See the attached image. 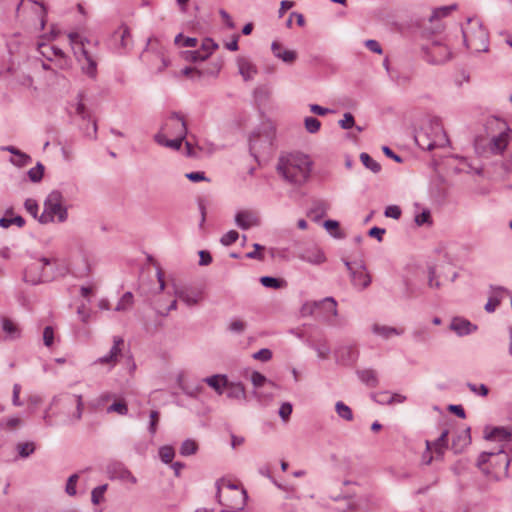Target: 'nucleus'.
I'll return each instance as SVG.
<instances>
[{
	"label": "nucleus",
	"mask_w": 512,
	"mask_h": 512,
	"mask_svg": "<svg viewBox=\"0 0 512 512\" xmlns=\"http://www.w3.org/2000/svg\"><path fill=\"white\" fill-rule=\"evenodd\" d=\"M54 265V270L50 274L54 275V279L57 277H65L71 273V267L66 261H60L59 259H51Z\"/></svg>",
	"instance_id": "nucleus-34"
},
{
	"label": "nucleus",
	"mask_w": 512,
	"mask_h": 512,
	"mask_svg": "<svg viewBox=\"0 0 512 512\" xmlns=\"http://www.w3.org/2000/svg\"><path fill=\"white\" fill-rule=\"evenodd\" d=\"M312 161L303 153H289L278 159L276 170L289 184L302 186L310 178Z\"/></svg>",
	"instance_id": "nucleus-1"
},
{
	"label": "nucleus",
	"mask_w": 512,
	"mask_h": 512,
	"mask_svg": "<svg viewBox=\"0 0 512 512\" xmlns=\"http://www.w3.org/2000/svg\"><path fill=\"white\" fill-rule=\"evenodd\" d=\"M107 413H117L125 416L128 414V406L125 401L114 402L107 408Z\"/></svg>",
	"instance_id": "nucleus-46"
},
{
	"label": "nucleus",
	"mask_w": 512,
	"mask_h": 512,
	"mask_svg": "<svg viewBox=\"0 0 512 512\" xmlns=\"http://www.w3.org/2000/svg\"><path fill=\"white\" fill-rule=\"evenodd\" d=\"M412 337L417 342L425 343L430 339L429 330L427 327H419L412 332Z\"/></svg>",
	"instance_id": "nucleus-49"
},
{
	"label": "nucleus",
	"mask_w": 512,
	"mask_h": 512,
	"mask_svg": "<svg viewBox=\"0 0 512 512\" xmlns=\"http://www.w3.org/2000/svg\"><path fill=\"white\" fill-rule=\"evenodd\" d=\"M424 57L431 64H442L450 59L451 51L441 39H434L423 46Z\"/></svg>",
	"instance_id": "nucleus-9"
},
{
	"label": "nucleus",
	"mask_w": 512,
	"mask_h": 512,
	"mask_svg": "<svg viewBox=\"0 0 512 512\" xmlns=\"http://www.w3.org/2000/svg\"><path fill=\"white\" fill-rule=\"evenodd\" d=\"M160 131L164 132L166 136H181L182 138H186L188 129L184 116L178 112H171L164 120Z\"/></svg>",
	"instance_id": "nucleus-10"
},
{
	"label": "nucleus",
	"mask_w": 512,
	"mask_h": 512,
	"mask_svg": "<svg viewBox=\"0 0 512 512\" xmlns=\"http://www.w3.org/2000/svg\"><path fill=\"white\" fill-rule=\"evenodd\" d=\"M150 421L148 426V431L151 436H154L157 432L158 423L160 420V413L157 410H152L149 415Z\"/></svg>",
	"instance_id": "nucleus-50"
},
{
	"label": "nucleus",
	"mask_w": 512,
	"mask_h": 512,
	"mask_svg": "<svg viewBox=\"0 0 512 512\" xmlns=\"http://www.w3.org/2000/svg\"><path fill=\"white\" fill-rule=\"evenodd\" d=\"M298 257L310 264L320 265L326 261V256L322 249L317 245H311L304 248L298 255Z\"/></svg>",
	"instance_id": "nucleus-13"
},
{
	"label": "nucleus",
	"mask_w": 512,
	"mask_h": 512,
	"mask_svg": "<svg viewBox=\"0 0 512 512\" xmlns=\"http://www.w3.org/2000/svg\"><path fill=\"white\" fill-rule=\"evenodd\" d=\"M218 48V44L214 42L211 38H205L202 41L200 51L203 52V54H207V58L213 53L214 50Z\"/></svg>",
	"instance_id": "nucleus-54"
},
{
	"label": "nucleus",
	"mask_w": 512,
	"mask_h": 512,
	"mask_svg": "<svg viewBox=\"0 0 512 512\" xmlns=\"http://www.w3.org/2000/svg\"><path fill=\"white\" fill-rule=\"evenodd\" d=\"M106 471L109 478L112 480H120L123 482H130L136 484V477L130 472V470L121 462L114 461L107 465Z\"/></svg>",
	"instance_id": "nucleus-12"
},
{
	"label": "nucleus",
	"mask_w": 512,
	"mask_h": 512,
	"mask_svg": "<svg viewBox=\"0 0 512 512\" xmlns=\"http://www.w3.org/2000/svg\"><path fill=\"white\" fill-rule=\"evenodd\" d=\"M11 163L18 166V167H23V166H26L27 164L31 163L32 159L31 157L22 152V151H19V154H17L16 156H13L11 159H10Z\"/></svg>",
	"instance_id": "nucleus-51"
},
{
	"label": "nucleus",
	"mask_w": 512,
	"mask_h": 512,
	"mask_svg": "<svg viewBox=\"0 0 512 512\" xmlns=\"http://www.w3.org/2000/svg\"><path fill=\"white\" fill-rule=\"evenodd\" d=\"M308 345L316 351L317 356L320 359H327L331 353L329 343L326 339H319L314 343H309Z\"/></svg>",
	"instance_id": "nucleus-33"
},
{
	"label": "nucleus",
	"mask_w": 512,
	"mask_h": 512,
	"mask_svg": "<svg viewBox=\"0 0 512 512\" xmlns=\"http://www.w3.org/2000/svg\"><path fill=\"white\" fill-rule=\"evenodd\" d=\"M360 160L362 164L373 173H379L381 171V165L375 161L369 154L363 152L360 154Z\"/></svg>",
	"instance_id": "nucleus-37"
},
{
	"label": "nucleus",
	"mask_w": 512,
	"mask_h": 512,
	"mask_svg": "<svg viewBox=\"0 0 512 512\" xmlns=\"http://www.w3.org/2000/svg\"><path fill=\"white\" fill-rule=\"evenodd\" d=\"M357 375L359 379L369 387H377L378 386V377L376 371L372 369H364L358 370Z\"/></svg>",
	"instance_id": "nucleus-32"
},
{
	"label": "nucleus",
	"mask_w": 512,
	"mask_h": 512,
	"mask_svg": "<svg viewBox=\"0 0 512 512\" xmlns=\"http://www.w3.org/2000/svg\"><path fill=\"white\" fill-rule=\"evenodd\" d=\"M273 143V132L268 129H257L249 138L250 154L257 160L261 154L268 153Z\"/></svg>",
	"instance_id": "nucleus-8"
},
{
	"label": "nucleus",
	"mask_w": 512,
	"mask_h": 512,
	"mask_svg": "<svg viewBox=\"0 0 512 512\" xmlns=\"http://www.w3.org/2000/svg\"><path fill=\"white\" fill-rule=\"evenodd\" d=\"M23 421L19 417H10L0 421V429L12 431L19 428Z\"/></svg>",
	"instance_id": "nucleus-39"
},
{
	"label": "nucleus",
	"mask_w": 512,
	"mask_h": 512,
	"mask_svg": "<svg viewBox=\"0 0 512 512\" xmlns=\"http://www.w3.org/2000/svg\"><path fill=\"white\" fill-rule=\"evenodd\" d=\"M173 139H167V136L164 132L159 131L157 134L154 135V140L157 144L171 148L173 150H179L183 144V141L186 138H182L181 136H173Z\"/></svg>",
	"instance_id": "nucleus-22"
},
{
	"label": "nucleus",
	"mask_w": 512,
	"mask_h": 512,
	"mask_svg": "<svg viewBox=\"0 0 512 512\" xmlns=\"http://www.w3.org/2000/svg\"><path fill=\"white\" fill-rule=\"evenodd\" d=\"M352 285L360 290H364L371 284V277L366 271V266L360 262L356 265L355 271L350 275Z\"/></svg>",
	"instance_id": "nucleus-14"
},
{
	"label": "nucleus",
	"mask_w": 512,
	"mask_h": 512,
	"mask_svg": "<svg viewBox=\"0 0 512 512\" xmlns=\"http://www.w3.org/2000/svg\"><path fill=\"white\" fill-rule=\"evenodd\" d=\"M450 329L458 336H466L476 331L477 326L464 318L454 317L450 323Z\"/></svg>",
	"instance_id": "nucleus-17"
},
{
	"label": "nucleus",
	"mask_w": 512,
	"mask_h": 512,
	"mask_svg": "<svg viewBox=\"0 0 512 512\" xmlns=\"http://www.w3.org/2000/svg\"><path fill=\"white\" fill-rule=\"evenodd\" d=\"M235 224L243 230L259 225L258 217L248 210L239 211L235 215Z\"/></svg>",
	"instance_id": "nucleus-18"
},
{
	"label": "nucleus",
	"mask_w": 512,
	"mask_h": 512,
	"mask_svg": "<svg viewBox=\"0 0 512 512\" xmlns=\"http://www.w3.org/2000/svg\"><path fill=\"white\" fill-rule=\"evenodd\" d=\"M174 294L177 298L183 301L187 306L197 305L203 298V290L191 286L176 287Z\"/></svg>",
	"instance_id": "nucleus-11"
},
{
	"label": "nucleus",
	"mask_w": 512,
	"mask_h": 512,
	"mask_svg": "<svg viewBox=\"0 0 512 512\" xmlns=\"http://www.w3.org/2000/svg\"><path fill=\"white\" fill-rule=\"evenodd\" d=\"M247 327V324L245 321L240 319H234L230 322L228 326V330L235 334H242Z\"/></svg>",
	"instance_id": "nucleus-56"
},
{
	"label": "nucleus",
	"mask_w": 512,
	"mask_h": 512,
	"mask_svg": "<svg viewBox=\"0 0 512 512\" xmlns=\"http://www.w3.org/2000/svg\"><path fill=\"white\" fill-rule=\"evenodd\" d=\"M69 39L73 45L74 54L81 65L82 71L89 77L94 78L97 73V63L95 59L85 49L84 44L77 33H70Z\"/></svg>",
	"instance_id": "nucleus-7"
},
{
	"label": "nucleus",
	"mask_w": 512,
	"mask_h": 512,
	"mask_svg": "<svg viewBox=\"0 0 512 512\" xmlns=\"http://www.w3.org/2000/svg\"><path fill=\"white\" fill-rule=\"evenodd\" d=\"M38 51L49 61H52L54 58L61 57V59L66 63V56L64 52L56 46L48 45L45 42H39Z\"/></svg>",
	"instance_id": "nucleus-23"
},
{
	"label": "nucleus",
	"mask_w": 512,
	"mask_h": 512,
	"mask_svg": "<svg viewBox=\"0 0 512 512\" xmlns=\"http://www.w3.org/2000/svg\"><path fill=\"white\" fill-rule=\"evenodd\" d=\"M471 443L470 428H466L453 438L451 448L454 453L459 454Z\"/></svg>",
	"instance_id": "nucleus-24"
},
{
	"label": "nucleus",
	"mask_w": 512,
	"mask_h": 512,
	"mask_svg": "<svg viewBox=\"0 0 512 512\" xmlns=\"http://www.w3.org/2000/svg\"><path fill=\"white\" fill-rule=\"evenodd\" d=\"M372 332L383 339H389L392 336H398L403 334L402 329H397L395 327L380 324H374L372 326Z\"/></svg>",
	"instance_id": "nucleus-29"
},
{
	"label": "nucleus",
	"mask_w": 512,
	"mask_h": 512,
	"mask_svg": "<svg viewBox=\"0 0 512 512\" xmlns=\"http://www.w3.org/2000/svg\"><path fill=\"white\" fill-rule=\"evenodd\" d=\"M218 503L223 506L222 510H230L231 512L243 511L246 501V491L237 484L227 479H220L216 482Z\"/></svg>",
	"instance_id": "nucleus-3"
},
{
	"label": "nucleus",
	"mask_w": 512,
	"mask_h": 512,
	"mask_svg": "<svg viewBox=\"0 0 512 512\" xmlns=\"http://www.w3.org/2000/svg\"><path fill=\"white\" fill-rule=\"evenodd\" d=\"M462 35L465 46L472 52L488 51V32L479 20L468 18L467 23L462 26Z\"/></svg>",
	"instance_id": "nucleus-4"
},
{
	"label": "nucleus",
	"mask_w": 512,
	"mask_h": 512,
	"mask_svg": "<svg viewBox=\"0 0 512 512\" xmlns=\"http://www.w3.org/2000/svg\"><path fill=\"white\" fill-rule=\"evenodd\" d=\"M198 445L194 440L186 439L180 447V454L182 456H190L197 452Z\"/></svg>",
	"instance_id": "nucleus-43"
},
{
	"label": "nucleus",
	"mask_w": 512,
	"mask_h": 512,
	"mask_svg": "<svg viewBox=\"0 0 512 512\" xmlns=\"http://www.w3.org/2000/svg\"><path fill=\"white\" fill-rule=\"evenodd\" d=\"M509 132L510 129L506 128V130L492 137L490 140V150L493 154H501L504 152L509 142Z\"/></svg>",
	"instance_id": "nucleus-19"
},
{
	"label": "nucleus",
	"mask_w": 512,
	"mask_h": 512,
	"mask_svg": "<svg viewBox=\"0 0 512 512\" xmlns=\"http://www.w3.org/2000/svg\"><path fill=\"white\" fill-rule=\"evenodd\" d=\"M62 201V194L59 191H52L44 202V210L39 217V222L42 224H48L55 220L59 223L65 222L68 212Z\"/></svg>",
	"instance_id": "nucleus-5"
},
{
	"label": "nucleus",
	"mask_w": 512,
	"mask_h": 512,
	"mask_svg": "<svg viewBox=\"0 0 512 512\" xmlns=\"http://www.w3.org/2000/svg\"><path fill=\"white\" fill-rule=\"evenodd\" d=\"M455 8H456V5H449V6H442V7L435 8L432 11L431 15L429 16V21L432 23L436 20L446 17Z\"/></svg>",
	"instance_id": "nucleus-38"
},
{
	"label": "nucleus",
	"mask_w": 512,
	"mask_h": 512,
	"mask_svg": "<svg viewBox=\"0 0 512 512\" xmlns=\"http://www.w3.org/2000/svg\"><path fill=\"white\" fill-rule=\"evenodd\" d=\"M50 265H52V260L47 257H41L31 262L24 270V281L32 285L52 281L54 275L50 274V271L46 269Z\"/></svg>",
	"instance_id": "nucleus-6"
},
{
	"label": "nucleus",
	"mask_w": 512,
	"mask_h": 512,
	"mask_svg": "<svg viewBox=\"0 0 512 512\" xmlns=\"http://www.w3.org/2000/svg\"><path fill=\"white\" fill-rule=\"evenodd\" d=\"M467 387L472 393L482 397H486L489 393V389L485 384H474L468 382Z\"/></svg>",
	"instance_id": "nucleus-57"
},
{
	"label": "nucleus",
	"mask_w": 512,
	"mask_h": 512,
	"mask_svg": "<svg viewBox=\"0 0 512 512\" xmlns=\"http://www.w3.org/2000/svg\"><path fill=\"white\" fill-rule=\"evenodd\" d=\"M504 295H511V291L501 286L491 287V296L489 297L488 302L485 304V311L488 313H493L500 305Z\"/></svg>",
	"instance_id": "nucleus-16"
},
{
	"label": "nucleus",
	"mask_w": 512,
	"mask_h": 512,
	"mask_svg": "<svg viewBox=\"0 0 512 512\" xmlns=\"http://www.w3.org/2000/svg\"><path fill=\"white\" fill-rule=\"evenodd\" d=\"M43 174L44 166L40 162H38L35 167L31 168L28 171V177L34 183L41 181V179L43 178Z\"/></svg>",
	"instance_id": "nucleus-45"
},
{
	"label": "nucleus",
	"mask_w": 512,
	"mask_h": 512,
	"mask_svg": "<svg viewBox=\"0 0 512 512\" xmlns=\"http://www.w3.org/2000/svg\"><path fill=\"white\" fill-rule=\"evenodd\" d=\"M2 330L6 333V336L10 340H15L20 338L21 331L20 328L9 318H2Z\"/></svg>",
	"instance_id": "nucleus-30"
},
{
	"label": "nucleus",
	"mask_w": 512,
	"mask_h": 512,
	"mask_svg": "<svg viewBox=\"0 0 512 512\" xmlns=\"http://www.w3.org/2000/svg\"><path fill=\"white\" fill-rule=\"evenodd\" d=\"M238 238L239 233L236 230H230L221 237L220 242L224 246H230L236 242Z\"/></svg>",
	"instance_id": "nucleus-60"
},
{
	"label": "nucleus",
	"mask_w": 512,
	"mask_h": 512,
	"mask_svg": "<svg viewBox=\"0 0 512 512\" xmlns=\"http://www.w3.org/2000/svg\"><path fill=\"white\" fill-rule=\"evenodd\" d=\"M417 226H422L425 224H431V213L429 210L425 209L421 213L417 214L414 219Z\"/></svg>",
	"instance_id": "nucleus-63"
},
{
	"label": "nucleus",
	"mask_w": 512,
	"mask_h": 512,
	"mask_svg": "<svg viewBox=\"0 0 512 512\" xmlns=\"http://www.w3.org/2000/svg\"><path fill=\"white\" fill-rule=\"evenodd\" d=\"M329 209V204L324 200H317L313 202V206L310 209V214L314 215L316 218L323 216L327 213Z\"/></svg>",
	"instance_id": "nucleus-40"
},
{
	"label": "nucleus",
	"mask_w": 512,
	"mask_h": 512,
	"mask_svg": "<svg viewBox=\"0 0 512 512\" xmlns=\"http://www.w3.org/2000/svg\"><path fill=\"white\" fill-rule=\"evenodd\" d=\"M304 126L309 133L314 134L320 130L321 122L317 118L309 116L304 119Z\"/></svg>",
	"instance_id": "nucleus-47"
},
{
	"label": "nucleus",
	"mask_w": 512,
	"mask_h": 512,
	"mask_svg": "<svg viewBox=\"0 0 512 512\" xmlns=\"http://www.w3.org/2000/svg\"><path fill=\"white\" fill-rule=\"evenodd\" d=\"M203 381L207 383V385L212 389H214L217 394L222 395L224 393L225 387L227 386L228 378L223 374H215L206 377Z\"/></svg>",
	"instance_id": "nucleus-26"
},
{
	"label": "nucleus",
	"mask_w": 512,
	"mask_h": 512,
	"mask_svg": "<svg viewBox=\"0 0 512 512\" xmlns=\"http://www.w3.org/2000/svg\"><path fill=\"white\" fill-rule=\"evenodd\" d=\"M77 97H78V102L76 104V114L78 116H80L83 120H90L91 119L90 114L87 111L86 106L82 102V100H83L82 94H78Z\"/></svg>",
	"instance_id": "nucleus-58"
},
{
	"label": "nucleus",
	"mask_w": 512,
	"mask_h": 512,
	"mask_svg": "<svg viewBox=\"0 0 512 512\" xmlns=\"http://www.w3.org/2000/svg\"><path fill=\"white\" fill-rule=\"evenodd\" d=\"M226 395L230 399L236 400H245L246 399V391L245 387L240 382H227V386L225 387Z\"/></svg>",
	"instance_id": "nucleus-28"
},
{
	"label": "nucleus",
	"mask_w": 512,
	"mask_h": 512,
	"mask_svg": "<svg viewBox=\"0 0 512 512\" xmlns=\"http://www.w3.org/2000/svg\"><path fill=\"white\" fill-rule=\"evenodd\" d=\"M335 356L341 364H352L358 358V350L353 346H344L335 351Z\"/></svg>",
	"instance_id": "nucleus-20"
},
{
	"label": "nucleus",
	"mask_w": 512,
	"mask_h": 512,
	"mask_svg": "<svg viewBox=\"0 0 512 512\" xmlns=\"http://www.w3.org/2000/svg\"><path fill=\"white\" fill-rule=\"evenodd\" d=\"M485 439L509 442L511 440V432L505 427H494L489 433L485 434Z\"/></svg>",
	"instance_id": "nucleus-31"
},
{
	"label": "nucleus",
	"mask_w": 512,
	"mask_h": 512,
	"mask_svg": "<svg viewBox=\"0 0 512 512\" xmlns=\"http://www.w3.org/2000/svg\"><path fill=\"white\" fill-rule=\"evenodd\" d=\"M58 408L56 414L62 415L64 425H75L82 419L84 404L82 395L61 393L52 398L49 407L45 410L43 419L47 426H52V415L50 410Z\"/></svg>",
	"instance_id": "nucleus-2"
},
{
	"label": "nucleus",
	"mask_w": 512,
	"mask_h": 512,
	"mask_svg": "<svg viewBox=\"0 0 512 512\" xmlns=\"http://www.w3.org/2000/svg\"><path fill=\"white\" fill-rule=\"evenodd\" d=\"M335 411L337 415L345 421H352L354 419L351 408L342 401L336 402Z\"/></svg>",
	"instance_id": "nucleus-35"
},
{
	"label": "nucleus",
	"mask_w": 512,
	"mask_h": 512,
	"mask_svg": "<svg viewBox=\"0 0 512 512\" xmlns=\"http://www.w3.org/2000/svg\"><path fill=\"white\" fill-rule=\"evenodd\" d=\"M237 66L244 81L252 80L258 72L257 67L245 57H239L237 59Z\"/></svg>",
	"instance_id": "nucleus-21"
},
{
	"label": "nucleus",
	"mask_w": 512,
	"mask_h": 512,
	"mask_svg": "<svg viewBox=\"0 0 512 512\" xmlns=\"http://www.w3.org/2000/svg\"><path fill=\"white\" fill-rule=\"evenodd\" d=\"M338 124L344 130L352 128L355 125L353 115L349 112L345 113L343 119L339 120Z\"/></svg>",
	"instance_id": "nucleus-64"
},
{
	"label": "nucleus",
	"mask_w": 512,
	"mask_h": 512,
	"mask_svg": "<svg viewBox=\"0 0 512 512\" xmlns=\"http://www.w3.org/2000/svg\"><path fill=\"white\" fill-rule=\"evenodd\" d=\"M322 308L323 310L330 312L333 316H337V302L333 297H326L320 301H315L312 304H306L303 307V313L312 314L315 309Z\"/></svg>",
	"instance_id": "nucleus-15"
},
{
	"label": "nucleus",
	"mask_w": 512,
	"mask_h": 512,
	"mask_svg": "<svg viewBox=\"0 0 512 512\" xmlns=\"http://www.w3.org/2000/svg\"><path fill=\"white\" fill-rule=\"evenodd\" d=\"M159 456L165 464H168L172 462L175 456V451L171 446H163L159 450Z\"/></svg>",
	"instance_id": "nucleus-52"
},
{
	"label": "nucleus",
	"mask_w": 512,
	"mask_h": 512,
	"mask_svg": "<svg viewBox=\"0 0 512 512\" xmlns=\"http://www.w3.org/2000/svg\"><path fill=\"white\" fill-rule=\"evenodd\" d=\"M428 286L430 288H440L441 283L438 280V275L436 273V268L434 266H430L428 268Z\"/></svg>",
	"instance_id": "nucleus-62"
},
{
	"label": "nucleus",
	"mask_w": 512,
	"mask_h": 512,
	"mask_svg": "<svg viewBox=\"0 0 512 512\" xmlns=\"http://www.w3.org/2000/svg\"><path fill=\"white\" fill-rule=\"evenodd\" d=\"M107 490V484L95 487L91 492V501L93 504H99Z\"/></svg>",
	"instance_id": "nucleus-55"
},
{
	"label": "nucleus",
	"mask_w": 512,
	"mask_h": 512,
	"mask_svg": "<svg viewBox=\"0 0 512 512\" xmlns=\"http://www.w3.org/2000/svg\"><path fill=\"white\" fill-rule=\"evenodd\" d=\"M185 59L190 62L204 61L207 59V54H203V52L199 49L194 51H186Z\"/></svg>",
	"instance_id": "nucleus-61"
},
{
	"label": "nucleus",
	"mask_w": 512,
	"mask_h": 512,
	"mask_svg": "<svg viewBox=\"0 0 512 512\" xmlns=\"http://www.w3.org/2000/svg\"><path fill=\"white\" fill-rule=\"evenodd\" d=\"M260 283L264 287L272 289H280L286 286L285 280L271 276H262L260 278Z\"/></svg>",
	"instance_id": "nucleus-36"
},
{
	"label": "nucleus",
	"mask_w": 512,
	"mask_h": 512,
	"mask_svg": "<svg viewBox=\"0 0 512 512\" xmlns=\"http://www.w3.org/2000/svg\"><path fill=\"white\" fill-rule=\"evenodd\" d=\"M112 39L115 44L119 45L121 49L125 50L131 45L130 30L127 27L122 26L113 33Z\"/></svg>",
	"instance_id": "nucleus-27"
},
{
	"label": "nucleus",
	"mask_w": 512,
	"mask_h": 512,
	"mask_svg": "<svg viewBox=\"0 0 512 512\" xmlns=\"http://www.w3.org/2000/svg\"><path fill=\"white\" fill-rule=\"evenodd\" d=\"M133 304V294L131 292H126L123 294L121 299L118 301L115 311L121 312L128 310Z\"/></svg>",
	"instance_id": "nucleus-42"
},
{
	"label": "nucleus",
	"mask_w": 512,
	"mask_h": 512,
	"mask_svg": "<svg viewBox=\"0 0 512 512\" xmlns=\"http://www.w3.org/2000/svg\"><path fill=\"white\" fill-rule=\"evenodd\" d=\"M449 431L447 429L443 430L440 436L433 442V446L435 448L436 453L443 454L444 449L447 447V437Z\"/></svg>",
	"instance_id": "nucleus-44"
},
{
	"label": "nucleus",
	"mask_w": 512,
	"mask_h": 512,
	"mask_svg": "<svg viewBox=\"0 0 512 512\" xmlns=\"http://www.w3.org/2000/svg\"><path fill=\"white\" fill-rule=\"evenodd\" d=\"M11 225H17L18 227H23L25 225V219L22 216L15 217H2L0 218V227L9 228Z\"/></svg>",
	"instance_id": "nucleus-41"
},
{
	"label": "nucleus",
	"mask_w": 512,
	"mask_h": 512,
	"mask_svg": "<svg viewBox=\"0 0 512 512\" xmlns=\"http://www.w3.org/2000/svg\"><path fill=\"white\" fill-rule=\"evenodd\" d=\"M17 451L20 457L26 458L35 451V445L33 442H24L17 445Z\"/></svg>",
	"instance_id": "nucleus-48"
},
{
	"label": "nucleus",
	"mask_w": 512,
	"mask_h": 512,
	"mask_svg": "<svg viewBox=\"0 0 512 512\" xmlns=\"http://www.w3.org/2000/svg\"><path fill=\"white\" fill-rule=\"evenodd\" d=\"M79 479V475L77 473L75 474H72L68 480H67V483H66V487H65V492L69 495V496H75L77 491H76V484H77V481Z\"/></svg>",
	"instance_id": "nucleus-59"
},
{
	"label": "nucleus",
	"mask_w": 512,
	"mask_h": 512,
	"mask_svg": "<svg viewBox=\"0 0 512 512\" xmlns=\"http://www.w3.org/2000/svg\"><path fill=\"white\" fill-rule=\"evenodd\" d=\"M271 50L275 57L281 59L285 63H293L297 58V53L293 50H284L282 45L274 41L271 45Z\"/></svg>",
	"instance_id": "nucleus-25"
},
{
	"label": "nucleus",
	"mask_w": 512,
	"mask_h": 512,
	"mask_svg": "<svg viewBox=\"0 0 512 512\" xmlns=\"http://www.w3.org/2000/svg\"><path fill=\"white\" fill-rule=\"evenodd\" d=\"M124 345V340L122 337L114 336L113 338V346L108 352L112 357H114L118 361V357L121 354V347Z\"/></svg>",
	"instance_id": "nucleus-53"
}]
</instances>
